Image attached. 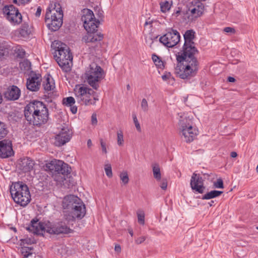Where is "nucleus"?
<instances>
[{"mask_svg":"<svg viewBox=\"0 0 258 258\" xmlns=\"http://www.w3.org/2000/svg\"><path fill=\"white\" fill-rule=\"evenodd\" d=\"M85 75L88 84L97 90L99 87V83L105 77V73L100 66L92 62L87 68Z\"/></svg>","mask_w":258,"mask_h":258,"instance_id":"7","label":"nucleus"},{"mask_svg":"<svg viewBox=\"0 0 258 258\" xmlns=\"http://www.w3.org/2000/svg\"><path fill=\"white\" fill-rule=\"evenodd\" d=\"M30 0H13V2L16 4H24L29 2Z\"/></svg>","mask_w":258,"mask_h":258,"instance_id":"48","label":"nucleus"},{"mask_svg":"<svg viewBox=\"0 0 258 258\" xmlns=\"http://www.w3.org/2000/svg\"><path fill=\"white\" fill-rule=\"evenodd\" d=\"M8 133L9 131L6 123L0 121V140L4 138Z\"/></svg>","mask_w":258,"mask_h":258,"instance_id":"26","label":"nucleus"},{"mask_svg":"<svg viewBox=\"0 0 258 258\" xmlns=\"http://www.w3.org/2000/svg\"><path fill=\"white\" fill-rule=\"evenodd\" d=\"M161 10L162 11H165L166 9L168 10L169 8H164V6H161Z\"/></svg>","mask_w":258,"mask_h":258,"instance_id":"56","label":"nucleus"},{"mask_svg":"<svg viewBox=\"0 0 258 258\" xmlns=\"http://www.w3.org/2000/svg\"><path fill=\"white\" fill-rule=\"evenodd\" d=\"M256 170L258 172V164H257V167L256 168Z\"/></svg>","mask_w":258,"mask_h":258,"instance_id":"61","label":"nucleus"},{"mask_svg":"<svg viewBox=\"0 0 258 258\" xmlns=\"http://www.w3.org/2000/svg\"><path fill=\"white\" fill-rule=\"evenodd\" d=\"M105 171L106 175L108 177H111L112 176V172L111 169V166L110 164H106L105 165Z\"/></svg>","mask_w":258,"mask_h":258,"instance_id":"38","label":"nucleus"},{"mask_svg":"<svg viewBox=\"0 0 258 258\" xmlns=\"http://www.w3.org/2000/svg\"><path fill=\"white\" fill-rule=\"evenodd\" d=\"M49 227H47V232L50 234L57 235L59 234H68L71 230L64 222L61 221L53 224L49 222Z\"/></svg>","mask_w":258,"mask_h":258,"instance_id":"15","label":"nucleus"},{"mask_svg":"<svg viewBox=\"0 0 258 258\" xmlns=\"http://www.w3.org/2000/svg\"><path fill=\"white\" fill-rule=\"evenodd\" d=\"M153 173L154 177L157 180V181L161 180V172L159 166L156 165L153 166Z\"/></svg>","mask_w":258,"mask_h":258,"instance_id":"32","label":"nucleus"},{"mask_svg":"<svg viewBox=\"0 0 258 258\" xmlns=\"http://www.w3.org/2000/svg\"><path fill=\"white\" fill-rule=\"evenodd\" d=\"M230 156L232 158H235V157H237V154L235 152H232L230 154Z\"/></svg>","mask_w":258,"mask_h":258,"instance_id":"53","label":"nucleus"},{"mask_svg":"<svg viewBox=\"0 0 258 258\" xmlns=\"http://www.w3.org/2000/svg\"><path fill=\"white\" fill-rule=\"evenodd\" d=\"M126 89L127 90H129V84L126 85Z\"/></svg>","mask_w":258,"mask_h":258,"instance_id":"60","label":"nucleus"},{"mask_svg":"<svg viewBox=\"0 0 258 258\" xmlns=\"http://www.w3.org/2000/svg\"><path fill=\"white\" fill-rule=\"evenodd\" d=\"M213 186L216 188H224V186L223 180L221 178H218L216 181L214 182Z\"/></svg>","mask_w":258,"mask_h":258,"instance_id":"33","label":"nucleus"},{"mask_svg":"<svg viewBox=\"0 0 258 258\" xmlns=\"http://www.w3.org/2000/svg\"><path fill=\"white\" fill-rule=\"evenodd\" d=\"M146 239V237L145 236L140 237L139 238H137L136 239V243L138 244H141L142 242H143Z\"/></svg>","mask_w":258,"mask_h":258,"instance_id":"45","label":"nucleus"},{"mask_svg":"<svg viewBox=\"0 0 258 258\" xmlns=\"http://www.w3.org/2000/svg\"><path fill=\"white\" fill-rule=\"evenodd\" d=\"M34 165V161L30 158L23 159L19 163V168L24 172L32 170Z\"/></svg>","mask_w":258,"mask_h":258,"instance_id":"22","label":"nucleus"},{"mask_svg":"<svg viewBox=\"0 0 258 258\" xmlns=\"http://www.w3.org/2000/svg\"><path fill=\"white\" fill-rule=\"evenodd\" d=\"M14 230H15V231H16V229L15 228H14Z\"/></svg>","mask_w":258,"mask_h":258,"instance_id":"62","label":"nucleus"},{"mask_svg":"<svg viewBox=\"0 0 258 258\" xmlns=\"http://www.w3.org/2000/svg\"><path fill=\"white\" fill-rule=\"evenodd\" d=\"M159 181H160V187L163 190H166L167 188V179L166 178H162V179L161 178V180H160Z\"/></svg>","mask_w":258,"mask_h":258,"instance_id":"41","label":"nucleus"},{"mask_svg":"<svg viewBox=\"0 0 258 258\" xmlns=\"http://www.w3.org/2000/svg\"><path fill=\"white\" fill-rule=\"evenodd\" d=\"M117 144L119 146H122L123 144V133L122 131H119L117 133Z\"/></svg>","mask_w":258,"mask_h":258,"instance_id":"37","label":"nucleus"},{"mask_svg":"<svg viewBox=\"0 0 258 258\" xmlns=\"http://www.w3.org/2000/svg\"><path fill=\"white\" fill-rule=\"evenodd\" d=\"M64 217L68 221H74L76 218L80 219L75 213L74 210H70V212H66ZM81 218H80L81 219Z\"/></svg>","mask_w":258,"mask_h":258,"instance_id":"27","label":"nucleus"},{"mask_svg":"<svg viewBox=\"0 0 258 258\" xmlns=\"http://www.w3.org/2000/svg\"><path fill=\"white\" fill-rule=\"evenodd\" d=\"M130 235H131V236H133V231L130 230Z\"/></svg>","mask_w":258,"mask_h":258,"instance_id":"58","label":"nucleus"},{"mask_svg":"<svg viewBox=\"0 0 258 258\" xmlns=\"http://www.w3.org/2000/svg\"><path fill=\"white\" fill-rule=\"evenodd\" d=\"M153 21L152 20H150L149 19L148 20H146L145 24L144 26L146 27L148 25H151L152 24Z\"/></svg>","mask_w":258,"mask_h":258,"instance_id":"51","label":"nucleus"},{"mask_svg":"<svg viewBox=\"0 0 258 258\" xmlns=\"http://www.w3.org/2000/svg\"><path fill=\"white\" fill-rule=\"evenodd\" d=\"M162 79L164 81H166L168 79V76L167 75H164L162 76Z\"/></svg>","mask_w":258,"mask_h":258,"instance_id":"54","label":"nucleus"},{"mask_svg":"<svg viewBox=\"0 0 258 258\" xmlns=\"http://www.w3.org/2000/svg\"><path fill=\"white\" fill-rule=\"evenodd\" d=\"M33 249L32 247H25L22 248V253L23 258H42L39 255H36L35 253L30 251Z\"/></svg>","mask_w":258,"mask_h":258,"instance_id":"24","label":"nucleus"},{"mask_svg":"<svg viewBox=\"0 0 258 258\" xmlns=\"http://www.w3.org/2000/svg\"><path fill=\"white\" fill-rule=\"evenodd\" d=\"M49 222L47 223L38 222V220L33 219L31 221L30 224L27 227V230L36 234H40L42 231L47 232V227L49 226Z\"/></svg>","mask_w":258,"mask_h":258,"instance_id":"18","label":"nucleus"},{"mask_svg":"<svg viewBox=\"0 0 258 258\" xmlns=\"http://www.w3.org/2000/svg\"><path fill=\"white\" fill-rule=\"evenodd\" d=\"M180 38L179 33L176 30L170 29L165 34L160 37L159 41L167 47H173L178 44Z\"/></svg>","mask_w":258,"mask_h":258,"instance_id":"12","label":"nucleus"},{"mask_svg":"<svg viewBox=\"0 0 258 258\" xmlns=\"http://www.w3.org/2000/svg\"><path fill=\"white\" fill-rule=\"evenodd\" d=\"M137 215L138 218V223L142 225H144L145 224V213L142 210H138L137 211Z\"/></svg>","mask_w":258,"mask_h":258,"instance_id":"30","label":"nucleus"},{"mask_svg":"<svg viewBox=\"0 0 258 258\" xmlns=\"http://www.w3.org/2000/svg\"><path fill=\"white\" fill-rule=\"evenodd\" d=\"M10 192L14 202L21 206L25 207L31 201L29 187L22 181L14 182L10 187Z\"/></svg>","mask_w":258,"mask_h":258,"instance_id":"5","label":"nucleus"},{"mask_svg":"<svg viewBox=\"0 0 258 258\" xmlns=\"http://www.w3.org/2000/svg\"><path fill=\"white\" fill-rule=\"evenodd\" d=\"M167 7H168V5L165 6V8H168Z\"/></svg>","mask_w":258,"mask_h":258,"instance_id":"63","label":"nucleus"},{"mask_svg":"<svg viewBox=\"0 0 258 258\" xmlns=\"http://www.w3.org/2000/svg\"><path fill=\"white\" fill-rule=\"evenodd\" d=\"M82 21L84 23V26L87 31V35L84 36L83 39L86 43L96 42L101 41L103 35L97 32L98 26L99 21L94 17L93 12L88 9H84L82 11Z\"/></svg>","mask_w":258,"mask_h":258,"instance_id":"3","label":"nucleus"},{"mask_svg":"<svg viewBox=\"0 0 258 258\" xmlns=\"http://www.w3.org/2000/svg\"><path fill=\"white\" fill-rule=\"evenodd\" d=\"M195 31L192 29L186 30L183 35L184 40L182 50L176 55L178 62L182 63L183 71L179 74L182 79H187L196 75L199 70V63L196 54L199 52L194 40Z\"/></svg>","mask_w":258,"mask_h":258,"instance_id":"1","label":"nucleus"},{"mask_svg":"<svg viewBox=\"0 0 258 258\" xmlns=\"http://www.w3.org/2000/svg\"><path fill=\"white\" fill-rule=\"evenodd\" d=\"M208 204L210 205V206H212L213 205V204H214V201L212 200L210 202H209Z\"/></svg>","mask_w":258,"mask_h":258,"instance_id":"57","label":"nucleus"},{"mask_svg":"<svg viewBox=\"0 0 258 258\" xmlns=\"http://www.w3.org/2000/svg\"><path fill=\"white\" fill-rule=\"evenodd\" d=\"M94 101H92V102H95L96 100H98V99H97V98H95V97H94Z\"/></svg>","mask_w":258,"mask_h":258,"instance_id":"59","label":"nucleus"},{"mask_svg":"<svg viewBox=\"0 0 258 258\" xmlns=\"http://www.w3.org/2000/svg\"><path fill=\"white\" fill-rule=\"evenodd\" d=\"M120 180H121L122 183L126 184L128 183L129 178L127 172H122L120 174Z\"/></svg>","mask_w":258,"mask_h":258,"instance_id":"35","label":"nucleus"},{"mask_svg":"<svg viewBox=\"0 0 258 258\" xmlns=\"http://www.w3.org/2000/svg\"><path fill=\"white\" fill-rule=\"evenodd\" d=\"M14 155L12 141L6 139L0 141V158H8Z\"/></svg>","mask_w":258,"mask_h":258,"instance_id":"16","label":"nucleus"},{"mask_svg":"<svg viewBox=\"0 0 258 258\" xmlns=\"http://www.w3.org/2000/svg\"><path fill=\"white\" fill-rule=\"evenodd\" d=\"M8 48L7 46H5L0 44V58L7 55L9 53Z\"/></svg>","mask_w":258,"mask_h":258,"instance_id":"34","label":"nucleus"},{"mask_svg":"<svg viewBox=\"0 0 258 258\" xmlns=\"http://www.w3.org/2000/svg\"><path fill=\"white\" fill-rule=\"evenodd\" d=\"M228 81L229 82H234L235 81V79L233 77H229L228 78Z\"/></svg>","mask_w":258,"mask_h":258,"instance_id":"52","label":"nucleus"},{"mask_svg":"<svg viewBox=\"0 0 258 258\" xmlns=\"http://www.w3.org/2000/svg\"><path fill=\"white\" fill-rule=\"evenodd\" d=\"M114 250L117 252H120L121 251V247L119 244H116L115 245Z\"/></svg>","mask_w":258,"mask_h":258,"instance_id":"50","label":"nucleus"},{"mask_svg":"<svg viewBox=\"0 0 258 258\" xmlns=\"http://www.w3.org/2000/svg\"><path fill=\"white\" fill-rule=\"evenodd\" d=\"M3 12L7 19L12 24L18 25L22 22V15L13 5L5 6L3 9Z\"/></svg>","mask_w":258,"mask_h":258,"instance_id":"13","label":"nucleus"},{"mask_svg":"<svg viewBox=\"0 0 258 258\" xmlns=\"http://www.w3.org/2000/svg\"><path fill=\"white\" fill-rule=\"evenodd\" d=\"M181 135L186 142H192L197 135L198 131L192 126V122L188 118H183L179 122Z\"/></svg>","mask_w":258,"mask_h":258,"instance_id":"10","label":"nucleus"},{"mask_svg":"<svg viewBox=\"0 0 258 258\" xmlns=\"http://www.w3.org/2000/svg\"><path fill=\"white\" fill-rule=\"evenodd\" d=\"M74 92L78 102L81 104L88 105L95 104L91 99V96H94L95 93L92 89L85 85H77L74 89Z\"/></svg>","mask_w":258,"mask_h":258,"instance_id":"11","label":"nucleus"},{"mask_svg":"<svg viewBox=\"0 0 258 258\" xmlns=\"http://www.w3.org/2000/svg\"><path fill=\"white\" fill-rule=\"evenodd\" d=\"M223 31L227 33L235 34L236 31L234 28L227 27L224 28Z\"/></svg>","mask_w":258,"mask_h":258,"instance_id":"43","label":"nucleus"},{"mask_svg":"<svg viewBox=\"0 0 258 258\" xmlns=\"http://www.w3.org/2000/svg\"><path fill=\"white\" fill-rule=\"evenodd\" d=\"M152 58L155 65L160 69L164 67L163 62L160 59V57L157 55L154 54L152 55Z\"/></svg>","mask_w":258,"mask_h":258,"instance_id":"31","label":"nucleus"},{"mask_svg":"<svg viewBox=\"0 0 258 258\" xmlns=\"http://www.w3.org/2000/svg\"><path fill=\"white\" fill-rule=\"evenodd\" d=\"M141 106L143 111L147 112L148 110V104L146 99L144 98L142 99Z\"/></svg>","mask_w":258,"mask_h":258,"instance_id":"39","label":"nucleus"},{"mask_svg":"<svg viewBox=\"0 0 258 258\" xmlns=\"http://www.w3.org/2000/svg\"><path fill=\"white\" fill-rule=\"evenodd\" d=\"M33 239H31L30 238H26L24 239H22V242L25 244H31L32 243H33Z\"/></svg>","mask_w":258,"mask_h":258,"instance_id":"47","label":"nucleus"},{"mask_svg":"<svg viewBox=\"0 0 258 258\" xmlns=\"http://www.w3.org/2000/svg\"><path fill=\"white\" fill-rule=\"evenodd\" d=\"M190 185L192 190L199 194L204 192L205 187L204 186V180L199 174L193 173L191 176Z\"/></svg>","mask_w":258,"mask_h":258,"instance_id":"17","label":"nucleus"},{"mask_svg":"<svg viewBox=\"0 0 258 258\" xmlns=\"http://www.w3.org/2000/svg\"><path fill=\"white\" fill-rule=\"evenodd\" d=\"M223 193L222 191L213 190L207 192L203 196L202 200H210L219 197Z\"/></svg>","mask_w":258,"mask_h":258,"instance_id":"25","label":"nucleus"},{"mask_svg":"<svg viewBox=\"0 0 258 258\" xmlns=\"http://www.w3.org/2000/svg\"><path fill=\"white\" fill-rule=\"evenodd\" d=\"M46 167L52 172L54 180L59 182H63L66 180V176L71 172L69 165L61 160L51 161Z\"/></svg>","mask_w":258,"mask_h":258,"instance_id":"9","label":"nucleus"},{"mask_svg":"<svg viewBox=\"0 0 258 258\" xmlns=\"http://www.w3.org/2000/svg\"><path fill=\"white\" fill-rule=\"evenodd\" d=\"M17 56L20 58L24 57L26 52L22 48H19L16 50Z\"/></svg>","mask_w":258,"mask_h":258,"instance_id":"40","label":"nucleus"},{"mask_svg":"<svg viewBox=\"0 0 258 258\" xmlns=\"http://www.w3.org/2000/svg\"><path fill=\"white\" fill-rule=\"evenodd\" d=\"M91 121L93 124H96L97 123V116L96 114H93L91 116Z\"/></svg>","mask_w":258,"mask_h":258,"instance_id":"46","label":"nucleus"},{"mask_svg":"<svg viewBox=\"0 0 258 258\" xmlns=\"http://www.w3.org/2000/svg\"><path fill=\"white\" fill-rule=\"evenodd\" d=\"M41 81V76L39 74L31 72L27 79L26 87L28 90L36 92L39 89Z\"/></svg>","mask_w":258,"mask_h":258,"instance_id":"14","label":"nucleus"},{"mask_svg":"<svg viewBox=\"0 0 258 258\" xmlns=\"http://www.w3.org/2000/svg\"><path fill=\"white\" fill-rule=\"evenodd\" d=\"M30 32L31 31L29 28V25L26 23L23 24L20 30V35L24 37L28 36V35L30 33Z\"/></svg>","mask_w":258,"mask_h":258,"instance_id":"28","label":"nucleus"},{"mask_svg":"<svg viewBox=\"0 0 258 258\" xmlns=\"http://www.w3.org/2000/svg\"><path fill=\"white\" fill-rule=\"evenodd\" d=\"M62 103L65 106L70 107L71 111L73 114L77 113V107L74 105L75 103V100L73 97L64 98L62 100Z\"/></svg>","mask_w":258,"mask_h":258,"instance_id":"23","label":"nucleus"},{"mask_svg":"<svg viewBox=\"0 0 258 258\" xmlns=\"http://www.w3.org/2000/svg\"><path fill=\"white\" fill-rule=\"evenodd\" d=\"M43 86L45 91H51L55 88L54 83L51 82L49 78L46 79L45 82H43Z\"/></svg>","mask_w":258,"mask_h":258,"instance_id":"29","label":"nucleus"},{"mask_svg":"<svg viewBox=\"0 0 258 258\" xmlns=\"http://www.w3.org/2000/svg\"><path fill=\"white\" fill-rule=\"evenodd\" d=\"M92 141L90 139H89L87 141V146L88 147H90L92 146Z\"/></svg>","mask_w":258,"mask_h":258,"instance_id":"55","label":"nucleus"},{"mask_svg":"<svg viewBox=\"0 0 258 258\" xmlns=\"http://www.w3.org/2000/svg\"><path fill=\"white\" fill-rule=\"evenodd\" d=\"M132 117H133L134 123H135V126H136V128L138 132H141V126H140V123L138 121V120L137 119L136 115L135 114H134V113H133Z\"/></svg>","mask_w":258,"mask_h":258,"instance_id":"36","label":"nucleus"},{"mask_svg":"<svg viewBox=\"0 0 258 258\" xmlns=\"http://www.w3.org/2000/svg\"><path fill=\"white\" fill-rule=\"evenodd\" d=\"M72 137V134L68 128H62L55 136L54 144L60 147L68 142Z\"/></svg>","mask_w":258,"mask_h":258,"instance_id":"19","label":"nucleus"},{"mask_svg":"<svg viewBox=\"0 0 258 258\" xmlns=\"http://www.w3.org/2000/svg\"><path fill=\"white\" fill-rule=\"evenodd\" d=\"M24 115L29 123L40 126L49 119L48 109L41 101L34 100L25 107Z\"/></svg>","mask_w":258,"mask_h":258,"instance_id":"2","label":"nucleus"},{"mask_svg":"<svg viewBox=\"0 0 258 258\" xmlns=\"http://www.w3.org/2000/svg\"><path fill=\"white\" fill-rule=\"evenodd\" d=\"M62 205L64 209L74 210L75 214L80 218H83L86 214V207L83 202L74 195L65 196Z\"/></svg>","mask_w":258,"mask_h":258,"instance_id":"8","label":"nucleus"},{"mask_svg":"<svg viewBox=\"0 0 258 258\" xmlns=\"http://www.w3.org/2000/svg\"><path fill=\"white\" fill-rule=\"evenodd\" d=\"M20 65L21 68L24 67L25 70H29L30 68V62L28 60H24L21 62Z\"/></svg>","mask_w":258,"mask_h":258,"instance_id":"42","label":"nucleus"},{"mask_svg":"<svg viewBox=\"0 0 258 258\" xmlns=\"http://www.w3.org/2000/svg\"><path fill=\"white\" fill-rule=\"evenodd\" d=\"M41 8H40V7H38L37 8V11L35 13L36 17H39L41 15Z\"/></svg>","mask_w":258,"mask_h":258,"instance_id":"49","label":"nucleus"},{"mask_svg":"<svg viewBox=\"0 0 258 258\" xmlns=\"http://www.w3.org/2000/svg\"><path fill=\"white\" fill-rule=\"evenodd\" d=\"M54 46L55 51L54 57L59 66L65 72L71 70V64L72 63L73 55L69 47L61 42H57Z\"/></svg>","mask_w":258,"mask_h":258,"instance_id":"4","label":"nucleus"},{"mask_svg":"<svg viewBox=\"0 0 258 258\" xmlns=\"http://www.w3.org/2000/svg\"><path fill=\"white\" fill-rule=\"evenodd\" d=\"M204 10V6L203 4L200 3H199L195 7L189 9L187 12L188 20L191 21L195 20L203 15Z\"/></svg>","mask_w":258,"mask_h":258,"instance_id":"20","label":"nucleus"},{"mask_svg":"<svg viewBox=\"0 0 258 258\" xmlns=\"http://www.w3.org/2000/svg\"><path fill=\"white\" fill-rule=\"evenodd\" d=\"M100 144H101L102 151H103V152H104V153L106 154L107 153V150H106V148L105 143L103 142V141L102 139L100 140Z\"/></svg>","mask_w":258,"mask_h":258,"instance_id":"44","label":"nucleus"},{"mask_svg":"<svg viewBox=\"0 0 258 258\" xmlns=\"http://www.w3.org/2000/svg\"><path fill=\"white\" fill-rule=\"evenodd\" d=\"M52 10L47 9L45 17V22L47 27L52 31L59 29L62 24L63 12L59 4H55Z\"/></svg>","mask_w":258,"mask_h":258,"instance_id":"6","label":"nucleus"},{"mask_svg":"<svg viewBox=\"0 0 258 258\" xmlns=\"http://www.w3.org/2000/svg\"><path fill=\"white\" fill-rule=\"evenodd\" d=\"M167 7H168V5L165 6V8H168Z\"/></svg>","mask_w":258,"mask_h":258,"instance_id":"64","label":"nucleus"},{"mask_svg":"<svg viewBox=\"0 0 258 258\" xmlns=\"http://www.w3.org/2000/svg\"><path fill=\"white\" fill-rule=\"evenodd\" d=\"M21 94L20 89L16 86L13 85L9 87L4 93L5 98L9 100H16Z\"/></svg>","mask_w":258,"mask_h":258,"instance_id":"21","label":"nucleus"}]
</instances>
